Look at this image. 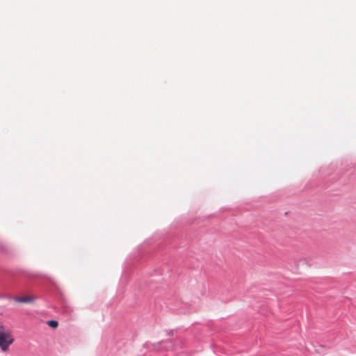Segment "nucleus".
Masks as SVG:
<instances>
[{"instance_id":"f257e3e1","label":"nucleus","mask_w":356,"mask_h":356,"mask_svg":"<svg viewBox=\"0 0 356 356\" xmlns=\"http://www.w3.org/2000/svg\"><path fill=\"white\" fill-rule=\"evenodd\" d=\"M14 339L11 334L3 326H0V348L6 351L13 343Z\"/></svg>"},{"instance_id":"f03ea898","label":"nucleus","mask_w":356,"mask_h":356,"mask_svg":"<svg viewBox=\"0 0 356 356\" xmlns=\"http://www.w3.org/2000/svg\"><path fill=\"white\" fill-rule=\"evenodd\" d=\"M34 300L31 296L15 297V300L18 302H31Z\"/></svg>"},{"instance_id":"7ed1b4c3","label":"nucleus","mask_w":356,"mask_h":356,"mask_svg":"<svg viewBox=\"0 0 356 356\" xmlns=\"http://www.w3.org/2000/svg\"><path fill=\"white\" fill-rule=\"evenodd\" d=\"M48 325L53 328H56L58 327V323L55 320H51L48 321Z\"/></svg>"}]
</instances>
